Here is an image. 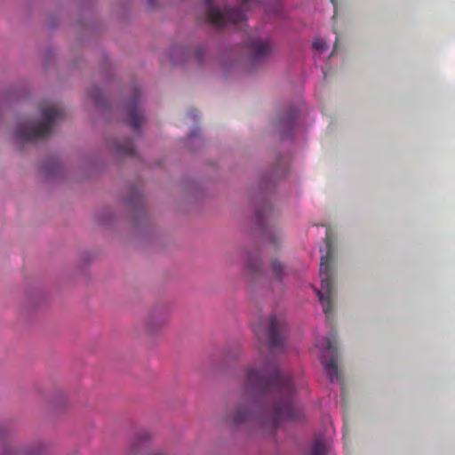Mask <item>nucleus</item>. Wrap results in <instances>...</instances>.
I'll return each instance as SVG.
<instances>
[{
  "label": "nucleus",
  "instance_id": "obj_3",
  "mask_svg": "<svg viewBox=\"0 0 455 455\" xmlns=\"http://www.w3.org/2000/svg\"><path fill=\"white\" fill-rule=\"evenodd\" d=\"M325 254L322 255L320 264L321 289H316V294L326 318L331 321L334 312V286L332 280L334 248L331 234L327 231L325 236Z\"/></svg>",
  "mask_w": 455,
  "mask_h": 455
},
{
  "label": "nucleus",
  "instance_id": "obj_1",
  "mask_svg": "<svg viewBox=\"0 0 455 455\" xmlns=\"http://www.w3.org/2000/svg\"><path fill=\"white\" fill-rule=\"evenodd\" d=\"M243 387L248 393L269 395L272 402L261 407L251 402L228 405L222 414L224 423L238 426L259 421L277 425L299 420L303 416L299 396L301 391L307 392L306 382L295 380L290 373L282 372L274 363L260 371L249 368L245 372Z\"/></svg>",
  "mask_w": 455,
  "mask_h": 455
},
{
  "label": "nucleus",
  "instance_id": "obj_21",
  "mask_svg": "<svg viewBox=\"0 0 455 455\" xmlns=\"http://www.w3.org/2000/svg\"><path fill=\"white\" fill-rule=\"evenodd\" d=\"M148 455H165V454L164 453L156 452V453H150Z\"/></svg>",
  "mask_w": 455,
  "mask_h": 455
},
{
  "label": "nucleus",
  "instance_id": "obj_14",
  "mask_svg": "<svg viewBox=\"0 0 455 455\" xmlns=\"http://www.w3.org/2000/svg\"><path fill=\"white\" fill-rule=\"evenodd\" d=\"M313 48L318 53H322L328 48V44L323 38H317L313 43Z\"/></svg>",
  "mask_w": 455,
  "mask_h": 455
},
{
  "label": "nucleus",
  "instance_id": "obj_9",
  "mask_svg": "<svg viewBox=\"0 0 455 455\" xmlns=\"http://www.w3.org/2000/svg\"><path fill=\"white\" fill-rule=\"evenodd\" d=\"M246 273L253 277L259 278L265 275V271L262 268L261 259L255 255H248L246 259Z\"/></svg>",
  "mask_w": 455,
  "mask_h": 455
},
{
  "label": "nucleus",
  "instance_id": "obj_13",
  "mask_svg": "<svg viewBox=\"0 0 455 455\" xmlns=\"http://www.w3.org/2000/svg\"><path fill=\"white\" fill-rule=\"evenodd\" d=\"M272 271L275 278L281 280L282 277L284 275V266L277 260H273Z\"/></svg>",
  "mask_w": 455,
  "mask_h": 455
},
{
  "label": "nucleus",
  "instance_id": "obj_18",
  "mask_svg": "<svg viewBox=\"0 0 455 455\" xmlns=\"http://www.w3.org/2000/svg\"><path fill=\"white\" fill-rule=\"evenodd\" d=\"M90 96L96 103H99L100 100L101 93L98 89H95L94 92H91Z\"/></svg>",
  "mask_w": 455,
  "mask_h": 455
},
{
  "label": "nucleus",
  "instance_id": "obj_25",
  "mask_svg": "<svg viewBox=\"0 0 455 455\" xmlns=\"http://www.w3.org/2000/svg\"><path fill=\"white\" fill-rule=\"evenodd\" d=\"M334 34H335V35H338V32H337V31H334ZM336 40H337V41L339 40V36H336Z\"/></svg>",
  "mask_w": 455,
  "mask_h": 455
},
{
  "label": "nucleus",
  "instance_id": "obj_20",
  "mask_svg": "<svg viewBox=\"0 0 455 455\" xmlns=\"http://www.w3.org/2000/svg\"><path fill=\"white\" fill-rule=\"evenodd\" d=\"M189 116H191L193 118H196L198 116V112L196 110H192L189 112Z\"/></svg>",
  "mask_w": 455,
  "mask_h": 455
},
{
  "label": "nucleus",
  "instance_id": "obj_10",
  "mask_svg": "<svg viewBox=\"0 0 455 455\" xmlns=\"http://www.w3.org/2000/svg\"><path fill=\"white\" fill-rule=\"evenodd\" d=\"M127 115H128L130 125L134 130L139 129L143 122V115L137 105L136 100L134 101L131 102V104L128 108V110H127Z\"/></svg>",
  "mask_w": 455,
  "mask_h": 455
},
{
  "label": "nucleus",
  "instance_id": "obj_24",
  "mask_svg": "<svg viewBox=\"0 0 455 455\" xmlns=\"http://www.w3.org/2000/svg\"><path fill=\"white\" fill-rule=\"evenodd\" d=\"M334 34H335V35H338V32H337V31H334ZM336 40H337V41L339 40V36H336Z\"/></svg>",
  "mask_w": 455,
  "mask_h": 455
},
{
  "label": "nucleus",
  "instance_id": "obj_2",
  "mask_svg": "<svg viewBox=\"0 0 455 455\" xmlns=\"http://www.w3.org/2000/svg\"><path fill=\"white\" fill-rule=\"evenodd\" d=\"M42 120H28L18 125L16 136L23 142H33L48 137L55 121L64 116V110L56 105H43L40 108Z\"/></svg>",
  "mask_w": 455,
  "mask_h": 455
},
{
  "label": "nucleus",
  "instance_id": "obj_7",
  "mask_svg": "<svg viewBox=\"0 0 455 455\" xmlns=\"http://www.w3.org/2000/svg\"><path fill=\"white\" fill-rule=\"evenodd\" d=\"M247 44L251 50V58L254 61L265 60L273 50V43L269 38L262 40L258 37L250 36Z\"/></svg>",
  "mask_w": 455,
  "mask_h": 455
},
{
  "label": "nucleus",
  "instance_id": "obj_23",
  "mask_svg": "<svg viewBox=\"0 0 455 455\" xmlns=\"http://www.w3.org/2000/svg\"><path fill=\"white\" fill-rule=\"evenodd\" d=\"M337 44H338V41L336 40L335 44H334V52L337 51Z\"/></svg>",
  "mask_w": 455,
  "mask_h": 455
},
{
  "label": "nucleus",
  "instance_id": "obj_4",
  "mask_svg": "<svg viewBox=\"0 0 455 455\" xmlns=\"http://www.w3.org/2000/svg\"><path fill=\"white\" fill-rule=\"evenodd\" d=\"M284 322L282 318L271 315L266 322L254 327V332L261 343L267 346L273 352L282 348L284 344Z\"/></svg>",
  "mask_w": 455,
  "mask_h": 455
},
{
  "label": "nucleus",
  "instance_id": "obj_8",
  "mask_svg": "<svg viewBox=\"0 0 455 455\" xmlns=\"http://www.w3.org/2000/svg\"><path fill=\"white\" fill-rule=\"evenodd\" d=\"M303 455H335L331 443L323 435H316L308 443Z\"/></svg>",
  "mask_w": 455,
  "mask_h": 455
},
{
  "label": "nucleus",
  "instance_id": "obj_26",
  "mask_svg": "<svg viewBox=\"0 0 455 455\" xmlns=\"http://www.w3.org/2000/svg\"><path fill=\"white\" fill-rule=\"evenodd\" d=\"M149 2H150V3H152V2H153V0H149Z\"/></svg>",
  "mask_w": 455,
  "mask_h": 455
},
{
  "label": "nucleus",
  "instance_id": "obj_12",
  "mask_svg": "<svg viewBox=\"0 0 455 455\" xmlns=\"http://www.w3.org/2000/svg\"><path fill=\"white\" fill-rule=\"evenodd\" d=\"M274 213L272 207L268 204L264 205L261 209L259 210L256 220L258 224L263 228L265 225V221Z\"/></svg>",
  "mask_w": 455,
  "mask_h": 455
},
{
  "label": "nucleus",
  "instance_id": "obj_16",
  "mask_svg": "<svg viewBox=\"0 0 455 455\" xmlns=\"http://www.w3.org/2000/svg\"><path fill=\"white\" fill-rule=\"evenodd\" d=\"M269 242L274 245L276 246L278 243L281 241V236L278 234H268Z\"/></svg>",
  "mask_w": 455,
  "mask_h": 455
},
{
  "label": "nucleus",
  "instance_id": "obj_11",
  "mask_svg": "<svg viewBox=\"0 0 455 455\" xmlns=\"http://www.w3.org/2000/svg\"><path fill=\"white\" fill-rule=\"evenodd\" d=\"M116 150L120 154L127 156H133L135 154L133 143L130 139H125L123 142L116 143Z\"/></svg>",
  "mask_w": 455,
  "mask_h": 455
},
{
  "label": "nucleus",
  "instance_id": "obj_15",
  "mask_svg": "<svg viewBox=\"0 0 455 455\" xmlns=\"http://www.w3.org/2000/svg\"><path fill=\"white\" fill-rule=\"evenodd\" d=\"M259 0H243L242 7L245 10H250L252 5H259Z\"/></svg>",
  "mask_w": 455,
  "mask_h": 455
},
{
  "label": "nucleus",
  "instance_id": "obj_5",
  "mask_svg": "<svg viewBox=\"0 0 455 455\" xmlns=\"http://www.w3.org/2000/svg\"><path fill=\"white\" fill-rule=\"evenodd\" d=\"M204 2L208 22L217 28H223L228 24L240 25L246 20L244 12L240 9L231 8L221 11L212 4V0H204Z\"/></svg>",
  "mask_w": 455,
  "mask_h": 455
},
{
  "label": "nucleus",
  "instance_id": "obj_6",
  "mask_svg": "<svg viewBox=\"0 0 455 455\" xmlns=\"http://www.w3.org/2000/svg\"><path fill=\"white\" fill-rule=\"evenodd\" d=\"M324 350L321 355V363L323 365L324 372L331 382H340L341 376L338 368V351L334 343L330 338L323 340Z\"/></svg>",
  "mask_w": 455,
  "mask_h": 455
},
{
  "label": "nucleus",
  "instance_id": "obj_17",
  "mask_svg": "<svg viewBox=\"0 0 455 455\" xmlns=\"http://www.w3.org/2000/svg\"><path fill=\"white\" fill-rule=\"evenodd\" d=\"M265 10L267 12H279V11L281 10V2L280 0H275L274 1V9L273 11H271L268 7H265Z\"/></svg>",
  "mask_w": 455,
  "mask_h": 455
},
{
  "label": "nucleus",
  "instance_id": "obj_22",
  "mask_svg": "<svg viewBox=\"0 0 455 455\" xmlns=\"http://www.w3.org/2000/svg\"><path fill=\"white\" fill-rule=\"evenodd\" d=\"M294 119V114L292 113V116H291V118L289 119L288 123H290L291 121H292Z\"/></svg>",
  "mask_w": 455,
  "mask_h": 455
},
{
  "label": "nucleus",
  "instance_id": "obj_19",
  "mask_svg": "<svg viewBox=\"0 0 455 455\" xmlns=\"http://www.w3.org/2000/svg\"><path fill=\"white\" fill-rule=\"evenodd\" d=\"M331 2L332 3L333 7H334L333 18H335L337 16V0H331Z\"/></svg>",
  "mask_w": 455,
  "mask_h": 455
}]
</instances>
